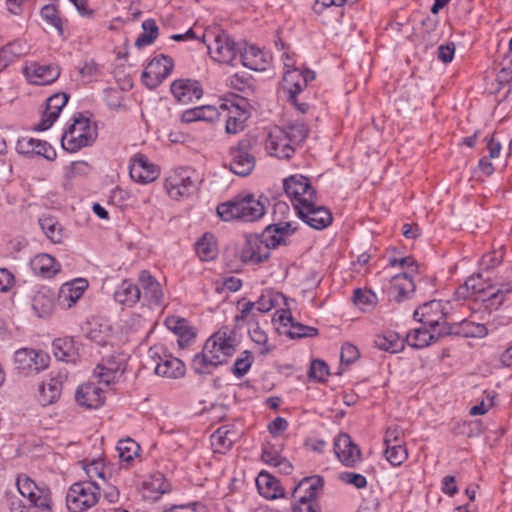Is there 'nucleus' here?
I'll use <instances>...</instances> for the list:
<instances>
[{
  "label": "nucleus",
  "instance_id": "nucleus-1",
  "mask_svg": "<svg viewBox=\"0 0 512 512\" xmlns=\"http://www.w3.org/2000/svg\"><path fill=\"white\" fill-rule=\"evenodd\" d=\"M235 351V338L218 331L207 339L202 353L194 356L192 368L197 374H209L212 369L227 363Z\"/></svg>",
  "mask_w": 512,
  "mask_h": 512
},
{
  "label": "nucleus",
  "instance_id": "nucleus-2",
  "mask_svg": "<svg viewBox=\"0 0 512 512\" xmlns=\"http://www.w3.org/2000/svg\"><path fill=\"white\" fill-rule=\"evenodd\" d=\"M267 203V197H256L250 193L240 194L228 202L219 204L217 213L223 221L254 222L264 216Z\"/></svg>",
  "mask_w": 512,
  "mask_h": 512
},
{
  "label": "nucleus",
  "instance_id": "nucleus-3",
  "mask_svg": "<svg viewBox=\"0 0 512 512\" xmlns=\"http://www.w3.org/2000/svg\"><path fill=\"white\" fill-rule=\"evenodd\" d=\"M19 493L27 503L12 502L11 512H52L51 491L46 486H38L27 475H20L16 480Z\"/></svg>",
  "mask_w": 512,
  "mask_h": 512
},
{
  "label": "nucleus",
  "instance_id": "nucleus-4",
  "mask_svg": "<svg viewBox=\"0 0 512 512\" xmlns=\"http://www.w3.org/2000/svg\"><path fill=\"white\" fill-rule=\"evenodd\" d=\"M96 138L95 129L88 118L78 114L73 117V122L63 132L61 145L70 153L91 145Z\"/></svg>",
  "mask_w": 512,
  "mask_h": 512
},
{
  "label": "nucleus",
  "instance_id": "nucleus-5",
  "mask_svg": "<svg viewBox=\"0 0 512 512\" xmlns=\"http://www.w3.org/2000/svg\"><path fill=\"white\" fill-rule=\"evenodd\" d=\"M101 488L94 481H79L72 484L66 493V506L70 512H85L95 506Z\"/></svg>",
  "mask_w": 512,
  "mask_h": 512
},
{
  "label": "nucleus",
  "instance_id": "nucleus-6",
  "mask_svg": "<svg viewBox=\"0 0 512 512\" xmlns=\"http://www.w3.org/2000/svg\"><path fill=\"white\" fill-rule=\"evenodd\" d=\"M324 480L319 475L303 478L293 489V497L298 499V504L292 508V512H320L319 506L313 502L318 492L322 490Z\"/></svg>",
  "mask_w": 512,
  "mask_h": 512
},
{
  "label": "nucleus",
  "instance_id": "nucleus-7",
  "mask_svg": "<svg viewBox=\"0 0 512 512\" xmlns=\"http://www.w3.org/2000/svg\"><path fill=\"white\" fill-rule=\"evenodd\" d=\"M149 357L155 363L154 371L158 376L176 379L184 376L186 368L184 363L170 354H166L162 346L149 349Z\"/></svg>",
  "mask_w": 512,
  "mask_h": 512
},
{
  "label": "nucleus",
  "instance_id": "nucleus-8",
  "mask_svg": "<svg viewBox=\"0 0 512 512\" xmlns=\"http://www.w3.org/2000/svg\"><path fill=\"white\" fill-rule=\"evenodd\" d=\"M252 142L249 138L241 139L230 148L229 169L238 176L249 175L255 167V157L251 153Z\"/></svg>",
  "mask_w": 512,
  "mask_h": 512
},
{
  "label": "nucleus",
  "instance_id": "nucleus-9",
  "mask_svg": "<svg viewBox=\"0 0 512 512\" xmlns=\"http://www.w3.org/2000/svg\"><path fill=\"white\" fill-rule=\"evenodd\" d=\"M284 190L295 210L300 208V204L304 206L317 198L308 178L302 175H293L285 179Z\"/></svg>",
  "mask_w": 512,
  "mask_h": 512
},
{
  "label": "nucleus",
  "instance_id": "nucleus-10",
  "mask_svg": "<svg viewBox=\"0 0 512 512\" xmlns=\"http://www.w3.org/2000/svg\"><path fill=\"white\" fill-rule=\"evenodd\" d=\"M284 66L288 68L283 75V87L289 94V100L296 104V96L303 88H305L309 81L315 78L314 72L310 70H300L293 67L291 59L287 56Z\"/></svg>",
  "mask_w": 512,
  "mask_h": 512
},
{
  "label": "nucleus",
  "instance_id": "nucleus-11",
  "mask_svg": "<svg viewBox=\"0 0 512 512\" xmlns=\"http://www.w3.org/2000/svg\"><path fill=\"white\" fill-rule=\"evenodd\" d=\"M173 69L171 58L160 55L152 59L142 72V81L150 89L158 87Z\"/></svg>",
  "mask_w": 512,
  "mask_h": 512
},
{
  "label": "nucleus",
  "instance_id": "nucleus-12",
  "mask_svg": "<svg viewBox=\"0 0 512 512\" xmlns=\"http://www.w3.org/2000/svg\"><path fill=\"white\" fill-rule=\"evenodd\" d=\"M14 362L18 370L39 373L48 368L50 357L43 351L21 348L15 352Z\"/></svg>",
  "mask_w": 512,
  "mask_h": 512
},
{
  "label": "nucleus",
  "instance_id": "nucleus-13",
  "mask_svg": "<svg viewBox=\"0 0 512 512\" xmlns=\"http://www.w3.org/2000/svg\"><path fill=\"white\" fill-rule=\"evenodd\" d=\"M298 216L310 227L316 230H322L332 223V213L322 205H318L316 200L308 204L301 205L296 210Z\"/></svg>",
  "mask_w": 512,
  "mask_h": 512
},
{
  "label": "nucleus",
  "instance_id": "nucleus-14",
  "mask_svg": "<svg viewBox=\"0 0 512 512\" xmlns=\"http://www.w3.org/2000/svg\"><path fill=\"white\" fill-rule=\"evenodd\" d=\"M414 318L431 329L445 328V314L440 301L432 300L424 303L414 312Z\"/></svg>",
  "mask_w": 512,
  "mask_h": 512
},
{
  "label": "nucleus",
  "instance_id": "nucleus-15",
  "mask_svg": "<svg viewBox=\"0 0 512 512\" xmlns=\"http://www.w3.org/2000/svg\"><path fill=\"white\" fill-rule=\"evenodd\" d=\"M129 174L134 181L148 184L157 179L159 170L144 154L138 153L130 159Z\"/></svg>",
  "mask_w": 512,
  "mask_h": 512
},
{
  "label": "nucleus",
  "instance_id": "nucleus-16",
  "mask_svg": "<svg viewBox=\"0 0 512 512\" xmlns=\"http://www.w3.org/2000/svg\"><path fill=\"white\" fill-rule=\"evenodd\" d=\"M265 148L271 156L279 159L291 158L296 150L281 127L271 129L265 142Z\"/></svg>",
  "mask_w": 512,
  "mask_h": 512
},
{
  "label": "nucleus",
  "instance_id": "nucleus-17",
  "mask_svg": "<svg viewBox=\"0 0 512 512\" xmlns=\"http://www.w3.org/2000/svg\"><path fill=\"white\" fill-rule=\"evenodd\" d=\"M167 194L174 200L191 195L195 189V183L186 171H175L171 173L164 184Z\"/></svg>",
  "mask_w": 512,
  "mask_h": 512
},
{
  "label": "nucleus",
  "instance_id": "nucleus-18",
  "mask_svg": "<svg viewBox=\"0 0 512 512\" xmlns=\"http://www.w3.org/2000/svg\"><path fill=\"white\" fill-rule=\"evenodd\" d=\"M171 93L177 102L181 104H190L199 100L203 95L201 84L193 79L175 80L170 87Z\"/></svg>",
  "mask_w": 512,
  "mask_h": 512
},
{
  "label": "nucleus",
  "instance_id": "nucleus-19",
  "mask_svg": "<svg viewBox=\"0 0 512 512\" xmlns=\"http://www.w3.org/2000/svg\"><path fill=\"white\" fill-rule=\"evenodd\" d=\"M211 57L222 63H232L240 51L235 42L225 34H219L215 37L212 44L208 45Z\"/></svg>",
  "mask_w": 512,
  "mask_h": 512
},
{
  "label": "nucleus",
  "instance_id": "nucleus-20",
  "mask_svg": "<svg viewBox=\"0 0 512 512\" xmlns=\"http://www.w3.org/2000/svg\"><path fill=\"white\" fill-rule=\"evenodd\" d=\"M138 287H140L141 299L150 306H159L163 298V291L160 283L150 274L143 270L139 273Z\"/></svg>",
  "mask_w": 512,
  "mask_h": 512
},
{
  "label": "nucleus",
  "instance_id": "nucleus-21",
  "mask_svg": "<svg viewBox=\"0 0 512 512\" xmlns=\"http://www.w3.org/2000/svg\"><path fill=\"white\" fill-rule=\"evenodd\" d=\"M77 404L86 409H98L104 404L105 394L101 387L95 383H84L75 392Z\"/></svg>",
  "mask_w": 512,
  "mask_h": 512
},
{
  "label": "nucleus",
  "instance_id": "nucleus-22",
  "mask_svg": "<svg viewBox=\"0 0 512 512\" xmlns=\"http://www.w3.org/2000/svg\"><path fill=\"white\" fill-rule=\"evenodd\" d=\"M416 285L412 274L408 272L399 273L391 277L387 288L388 297L395 302H402L410 297L415 291Z\"/></svg>",
  "mask_w": 512,
  "mask_h": 512
},
{
  "label": "nucleus",
  "instance_id": "nucleus-23",
  "mask_svg": "<svg viewBox=\"0 0 512 512\" xmlns=\"http://www.w3.org/2000/svg\"><path fill=\"white\" fill-rule=\"evenodd\" d=\"M334 451L339 461L348 467L353 466L361 459L359 447L348 434L338 435L334 441Z\"/></svg>",
  "mask_w": 512,
  "mask_h": 512
},
{
  "label": "nucleus",
  "instance_id": "nucleus-24",
  "mask_svg": "<svg viewBox=\"0 0 512 512\" xmlns=\"http://www.w3.org/2000/svg\"><path fill=\"white\" fill-rule=\"evenodd\" d=\"M270 257V248L259 236H250L241 251V259L245 263L259 264Z\"/></svg>",
  "mask_w": 512,
  "mask_h": 512
},
{
  "label": "nucleus",
  "instance_id": "nucleus-25",
  "mask_svg": "<svg viewBox=\"0 0 512 512\" xmlns=\"http://www.w3.org/2000/svg\"><path fill=\"white\" fill-rule=\"evenodd\" d=\"M125 371L123 358L111 357L104 363H100L94 369V376L106 386L115 382Z\"/></svg>",
  "mask_w": 512,
  "mask_h": 512
},
{
  "label": "nucleus",
  "instance_id": "nucleus-26",
  "mask_svg": "<svg viewBox=\"0 0 512 512\" xmlns=\"http://www.w3.org/2000/svg\"><path fill=\"white\" fill-rule=\"evenodd\" d=\"M68 98V95L65 93H57L47 99L46 109L43 112L41 121L37 125V130L45 131L53 125L63 107L67 104Z\"/></svg>",
  "mask_w": 512,
  "mask_h": 512
},
{
  "label": "nucleus",
  "instance_id": "nucleus-27",
  "mask_svg": "<svg viewBox=\"0 0 512 512\" xmlns=\"http://www.w3.org/2000/svg\"><path fill=\"white\" fill-rule=\"evenodd\" d=\"M295 230L291 222H278L267 226L259 237L272 249L286 244V237L293 234Z\"/></svg>",
  "mask_w": 512,
  "mask_h": 512
},
{
  "label": "nucleus",
  "instance_id": "nucleus-28",
  "mask_svg": "<svg viewBox=\"0 0 512 512\" xmlns=\"http://www.w3.org/2000/svg\"><path fill=\"white\" fill-rule=\"evenodd\" d=\"M490 286L483 280L481 274H477L469 277L465 283L460 286L456 295L459 298H474L475 300H481L483 302H488V292L487 290Z\"/></svg>",
  "mask_w": 512,
  "mask_h": 512
},
{
  "label": "nucleus",
  "instance_id": "nucleus-29",
  "mask_svg": "<svg viewBox=\"0 0 512 512\" xmlns=\"http://www.w3.org/2000/svg\"><path fill=\"white\" fill-rule=\"evenodd\" d=\"M29 81L36 85H47L60 76V69L55 65L32 63L26 67Z\"/></svg>",
  "mask_w": 512,
  "mask_h": 512
},
{
  "label": "nucleus",
  "instance_id": "nucleus-30",
  "mask_svg": "<svg viewBox=\"0 0 512 512\" xmlns=\"http://www.w3.org/2000/svg\"><path fill=\"white\" fill-rule=\"evenodd\" d=\"M447 334L443 329H431L427 326H422L410 331L407 334V342L414 348H424L433 342H436L442 335Z\"/></svg>",
  "mask_w": 512,
  "mask_h": 512
},
{
  "label": "nucleus",
  "instance_id": "nucleus-31",
  "mask_svg": "<svg viewBox=\"0 0 512 512\" xmlns=\"http://www.w3.org/2000/svg\"><path fill=\"white\" fill-rule=\"evenodd\" d=\"M85 288L83 279L63 284L58 293L59 305L67 309L71 308L82 297Z\"/></svg>",
  "mask_w": 512,
  "mask_h": 512
},
{
  "label": "nucleus",
  "instance_id": "nucleus-32",
  "mask_svg": "<svg viewBox=\"0 0 512 512\" xmlns=\"http://www.w3.org/2000/svg\"><path fill=\"white\" fill-rule=\"evenodd\" d=\"M240 61L246 68L254 71H264L268 65V57L258 47L254 45L246 46L243 50L240 48Z\"/></svg>",
  "mask_w": 512,
  "mask_h": 512
},
{
  "label": "nucleus",
  "instance_id": "nucleus-33",
  "mask_svg": "<svg viewBox=\"0 0 512 512\" xmlns=\"http://www.w3.org/2000/svg\"><path fill=\"white\" fill-rule=\"evenodd\" d=\"M53 352L58 360L67 363H75L79 359V347L77 342L70 337L54 340Z\"/></svg>",
  "mask_w": 512,
  "mask_h": 512
},
{
  "label": "nucleus",
  "instance_id": "nucleus-34",
  "mask_svg": "<svg viewBox=\"0 0 512 512\" xmlns=\"http://www.w3.org/2000/svg\"><path fill=\"white\" fill-rule=\"evenodd\" d=\"M259 493L266 499H277L284 496L283 488L279 481L267 472H260L256 478Z\"/></svg>",
  "mask_w": 512,
  "mask_h": 512
},
{
  "label": "nucleus",
  "instance_id": "nucleus-35",
  "mask_svg": "<svg viewBox=\"0 0 512 512\" xmlns=\"http://www.w3.org/2000/svg\"><path fill=\"white\" fill-rule=\"evenodd\" d=\"M114 298L119 304L131 307L141 299L140 287L130 280H124L115 290Z\"/></svg>",
  "mask_w": 512,
  "mask_h": 512
},
{
  "label": "nucleus",
  "instance_id": "nucleus-36",
  "mask_svg": "<svg viewBox=\"0 0 512 512\" xmlns=\"http://www.w3.org/2000/svg\"><path fill=\"white\" fill-rule=\"evenodd\" d=\"M278 319L284 326H290L288 334L291 338L313 337L318 334L316 328L295 322L291 313L288 311H281Z\"/></svg>",
  "mask_w": 512,
  "mask_h": 512
},
{
  "label": "nucleus",
  "instance_id": "nucleus-37",
  "mask_svg": "<svg viewBox=\"0 0 512 512\" xmlns=\"http://www.w3.org/2000/svg\"><path fill=\"white\" fill-rule=\"evenodd\" d=\"M35 274L50 278L60 271V264L49 254H38L30 262Z\"/></svg>",
  "mask_w": 512,
  "mask_h": 512
},
{
  "label": "nucleus",
  "instance_id": "nucleus-38",
  "mask_svg": "<svg viewBox=\"0 0 512 512\" xmlns=\"http://www.w3.org/2000/svg\"><path fill=\"white\" fill-rule=\"evenodd\" d=\"M32 308L38 317L50 316L54 309V294L49 289L39 290L32 298Z\"/></svg>",
  "mask_w": 512,
  "mask_h": 512
},
{
  "label": "nucleus",
  "instance_id": "nucleus-39",
  "mask_svg": "<svg viewBox=\"0 0 512 512\" xmlns=\"http://www.w3.org/2000/svg\"><path fill=\"white\" fill-rule=\"evenodd\" d=\"M237 437L236 432L231 431L227 426H222L211 435V443L216 452L224 453L232 447Z\"/></svg>",
  "mask_w": 512,
  "mask_h": 512
},
{
  "label": "nucleus",
  "instance_id": "nucleus-40",
  "mask_svg": "<svg viewBox=\"0 0 512 512\" xmlns=\"http://www.w3.org/2000/svg\"><path fill=\"white\" fill-rule=\"evenodd\" d=\"M62 382L59 378H50L40 386L39 400L42 405L47 406L54 403L61 395Z\"/></svg>",
  "mask_w": 512,
  "mask_h": 512
},
{
  "label": "nucleus",
  "instance_id": "nucleus-41",
  "mask_svg": "<svg viewBox=\"0 0 512 512\" xmlns=\"http://www.w3.org/2000/svg\"><path fill=\"white\" fill-rule=\"evenodd\" d=\"M170 489V484L160 473L152 476L149 481L144 483L145 497L152 500H157L162 494L168 493Z\"/></svg>",
  "mask_w": 512,
  "mask_h": 512
},
{
  "label": "nucleus",
  "instance_id": "nucleus-42",
  "mask_svg": "<svg viewBox=\"0 0 512 512\" xmlns=\"http://www.w3.org/2000/svg\"><path fill=\"white\" fill-rule=\"evenodd\" d=\"M39 224L46 237L51 242L58 244L63 241L64 233L62 225L51 216H45L39 219Z\"/></svg>",
  "mask_w": 512,
  "mask_h": 512
},
{
  "label": "nucleus",
  "instance_id": "nucleus-43",
  "mask_svg": "<svg viewBox=\"0 0 512 512\" xmlns=\"http://www.w3.org/2000/svg\"><path fill=\"white\" fill-rule=\"evenodd\" d=\"M195 249L198 257L202 261H210L217 257V247L214 237L211 234H205L195 244Z\"/></svg>",
  "mask_w": 512,
  "mask_h": 512
},
{
  "label": "nucleus",
  "instance_id": "nucleus-44",
  "mask_svg": "<svg viewBox=\"0 0 512 512\" xmlns=\"http://www.w3.org/2000/svg\"><path fill=\"white\" fill-rule=\"evenodd\" d=\"M487 307L494 305L503 306L504 310L508 313H512V287L502 286L496 292H492L488 296Z\"/></svg>",
  "mask_w": 512,
  "mask_h": 512
},
{
  "label": "nucleus",
  "instance_id": "nucleus-45",
  "mask_svg": "<svg viewBox=\"0 0 512 512\" xmlns=\"http://www.w3.org/2000/svg\"><path fill=\"white\" fill-rule=\"evenodd\" d=\"M290 142L297 148L308 136L309 129L307 125L300 121H293L281 128Z\"/></svg>",
  "mask_w": 512,
  "mask_h": 512
},
{
  "label": "nucleus",
  "instance_id": "nucleus-46",
  "mask_svg": "<svg viewBox=\"0 0 512 512\" xmlns=\"http://www.w3.org/2000/svg\"><path fill=\"white\" fill-rule=\"evenodd\" d=\"M375 346L381 350L396 353L403 349V340L395 333L388 332L386 334L377 335L374 340Z\"/></svg>",
  "mask_w": 512,
  "mask_h": 512
},
{
  "label": "nucleus",
  "instance_id": "nucleus-47",
  "mask_svg": "<svg viewBox=\"0 0 512 512\" xmlns=\"http://www.w3.org/2000/svg\"><path fill=\"white\" fill-rule=\"evenodd\" d=\"M143 32L135 41L137 48H143L153 43L158 36V26L153 19H147L142 23Z\"/></svg>",
  "mask_w": 512,
  "mask_h": 512
},
{
  "label": "nucleus",
  "instance_id": "nucleus-48",
  "mask_svg": "<svg viewBox=\"0 0 512 512\" xmlns=\"http://www.w3.org/2000/svg\"><path fill=\"white\" fill-rule=\"evenodd\" d=\"M280 298H282L281 294L275 293L272 290H266L253 304L257 312L267 313L276 307Z\"/></svg>",
  "mask_w": 512,
  "mask_h": 512
},
{
  "label": "nucleus",
  "instance_id": "nucleus-49",
  "mask_svg": "<svg viewBox=\"0 0 512 512\" xmlns=\"http://www.w3.org/2000/svg\"><path fill=\"white\" fill-rule=\"evenodd\" d=\"M119 458L124 462H130L138 455L140 446L133 439L120 440L116 446Z\"/></svg>",
  "mask_w": 512,
  "mask_h": 512
},
{
  "label": "nucleus",
  "instance_id": "nucleus-50",
  "mask_svg": "<svg viewBox=\"0 0 512 512\" xmlns=\"http://www.w3.org/2000/svg\"><path fill=\"white\" fill-rule=\"evenodd\" d=\"M354 303L362 311H370L377 304V296L371 290L356 289L353 296Z\"/></svg>",
  "mask_w": 512,
  "mask_h": 512
},
{
  "label": "nucleus",
  "instance_id": "nucleus-51",
  "mask_svg": "<svg viewBox=\"0 0 512 512\" xmlns=\"http://www.w3.org/2000/svg\"><path fill=\"white\" fill-rule=\"evenodd\" d=\"M82 330L86 337L96 344L100 346H105L107 344L108 334L101 329V325L97 322L85 323V325L82 327Z\"/></svg>",
  "mask_w": 512,
  "mask_h": 512
},
{
  "label": "nucleus",
  "instance_id": "nucleus-52",
  "mask_svg": "<svg viewBox=\"0 0 512 512\" xmlns=\"http://www.w3.org/2000/svg\"><path fill=\"white\" fill-rule=\"evenodd\" d=\"M407 450L404 444L386 446L385 457L393 466L401 465L407 459Z\"/></svg>",
  "mask_w": 512,
  "mask_h": 512
},
{
  "label": "nucleus",
  "instance_id": "nucleus-53",
  "mask_svg": "<svg viewBox=\"0 0 512 512\" xmlns=\"http://www.w3.org/2000/svg\"><path fill=\"white\" fill-rule=\"evenodd\" d=\"M42 18L51 26H53L59 34L63 33L62 21L58 15V10L53 4L45 5L41 9Z\"/></svg>",
  "mask_w": 512,
  "mask_h": 512
},
{
  "label": "nucleus",
  "instance_id": "nucleus-54",
  "mask_svg": "<svg viewBox=\"0 0 512 512\" xmlns=\"http://www.w3.org/2000/svg\"><path fill=\"white\" fill-rule=\"evenodd\" d=\"M462 331L466 337L484 338L488 335V329L484 324L472 321H464Z\"/></svg>",
  "mask_w": 512,
  "mask_h": 512
},
{
  "label": "nucleus",
  "instance_id": "nucleus-55",
  "mask_svg": "<svg viewBox=\"0 0 512 512\" xmlns=\"http://www.w3.org/2000/svg\"><path fill=\"white\" fill-rule=\"evenodd\" d=\"M83 469L89 477V481H93L95 477L105 480V465L102 459H93L91 462L84 464Z\"/></svg>",
  "mask_w": 512,
  "mask_h": 512
},
{
  "label": "nucleus",
  "instance_id": "nucleus-56",
  "mask_svg": "<svg viewBox=\"0 0 512 512\" xmlns=\"http://www.w3.org/2000/svg\"><path fill=\"white\" fill-rule=\"evenodd\" d=\"M328 374V366L324 361L317 359L311 362L310 370L308 373L309 378H312L319 382H323L326 380Z\"/></svg>",
  "mask_w": 512,
  "mask_h": 512
},
{
  "label": "nucleus",
  "instance_id": "nucleus-57",
  "mask_svg": "<svg viewBox=\"0 0 512 512\" xmlns=\"http://www.w3.org/2000/svg\"><path fill=\"white\" fill-rule=\"evenodd\" d=\"M221 112L225 117L242 118L243 121L247 119V113L244 108L239 104L232 101H224L221 103Z\"/></svg>",
  "mask_w": 512,
  "mask_h": 512
},
{
  "label": "nucleus",
  "instance_id": "nucleus-58",
  "mask_svg": "<svg viewBox=\"0 0 512 512\" xmlns=\"http://www.w3.org/2000/svg\"><path fill=\"white\" fill-rule=\"evenodd\" d=\"M255 305L251 301H246L241 304L240 314L235 317L237 323L239 322H247V323H256L257 324V316H256Z\"/></svg>",
  "mask_w": 512,
  "mask_h": 512
},
{
  "label": "nucleus",
  "instance_id": "nucleus-59",
  "mask_svg": "<svg viewBox=\"0 0 512 512\" xmlns=\"http://www.w3.org/2000/svg\"><path fill=\"white\" fill-rule=\"evenodd\" d=\"M341 482L352 485L357 489H363L367 486V479L364 475L354 472H342L339 474Z\"/></svg>",
  "mask_w": 512,
  "mask_h": 512
},
{
  "label": "nucleus",
  "instance_id": "nucleus-60",
  "mask_svg": "<svg viewBox=\"0 0 512 512\" xmlns=\"http://www.w3.org/2000/svg\"><path fill=\"white\" fill-rule=\"evenodd\" d=\"M242 357L238 358L232 368V372L237 377H243L250 369L252 364L251 354L249 351H244Z\"/></svg>",
  "mask_w": 512,
  "mask_h": 512
},
{
  "label": "nucleus",
  "instance_id": "nucleus-61",
  "mask_svg": "<svg viewBox=\"0 0 512 512\" xmlns=\"http://www.w3.org/2000/svg\"><path fill=\"white\" fill-rule=\"evenodd\" d=\"M251 339L254 343L261 346L259 353L261 355H267L269 352L272 351V347L267 345L268 337L267 334L261 330L259 327L254 328L250 331Z\"/></svg>",
  "mask_w": 512,
  "mask_h": 512
},
{
  "label": "nucleus",
  "instance_id": "nucleus-62",
  "mask_svg": "<svg viewBox=\"0 0 512 512\" xmlns=\"http://www.w3.org/2000/svg\"><path fill=\"white\" fill-rule=\"evenodd\" d=\"M359 358V351L356 346L351 343L343 344L341 348L340 361L341 364L350 365Z\"/></svg>",
  "mask_w": 512,
  "mask_h": 512
},
{
  "label": "nucleus",
  "instance_id": "nucleus-63",
  "mask_svg": "<svg viewBox=\"0 0 512 512\" xmlns=\"http://www.w3.org/2000/svg\"><path fill=\"white\" fill-rule=\"evenodd\" d=\"M33 155L42 156L49 161H53L57 154L54 148L46 141L36 140L35 151Z\"/></svg>",
  "mask_w": 512,
  "mask_h": 512
},
{
  "label": "nucleus",
  "instance_id": "nucleus-64",
  "mask_svg": "<svg viewBox=\"0 0 512 512\" xmlns=\"http://www.w3.org/2000/svg\"><path fill=\"white\" fill-rule=\"evenodd\" d=\"M163 512H206V508L200 502H193L185 505H173Z\"/></svg>",
  "mask_w": 512,
  "mask_h": 512
}]
</instances>
